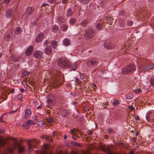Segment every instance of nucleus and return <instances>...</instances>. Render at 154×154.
Segmentation results:
<instances>
[{
	"label": "nucleus",
	"mask_w": 154,
	"mask_h": 154,
	"mask_svg": "<svg viewBox=\"0 0 154 154\" xmlns=\"http://www.w3.org/2000/svg\"><path fill=\"white\" fill-rule=\"evenodd\" d=\"M57 64L60 67L66 69L69 67L71 66V63L68 60L61 58L58 60Z\"/></svg>",
	"instance_id": "obj_1"
},
{
	"label": "nucleus",
	"mask_w": 154,
	"mask_h": 154,
	"mask_svg": "<svg viewBox=\"0 0 154 154\" xmlns=\"http://www.w3.org/2000/svg\"><path fill=\"white\" fill-rule=\"evenodd\" d=\"M51 151L49 146L45 144L42 146V150L38 151L36 152L37 154H51Z\"/></svg>",
	"instance_id": "obj_2"
},
{
	"label": "nucleus",
	"mask_w": 154,
	"mask_h": 154,
	"mask_svg": "<svg viewBox=\"0 0 154 154\" xmlns=\"http://www.w3.org/2000/svg\"><path fill=\"white\" fill-rule=\"evenodd\" d=\"M94 30L92 29H89L86 30L84 36L87 39H89L94 36Z\"/></svg>",
	"instance_id": "obj_3"
},
{
	"label": "nucleus",
	"mask_w": 154,
	"mask_h": 154,
	"mask_svg": "<svg viewBox=\"0 0 154 154\" xmlns=\"http://www.w3.org/2000/svg\"><path fill=\"white\" fill-rule=\"evenodd\" d=\"M27 143L29 145L28 148L29 150L31 151L32 149V147H34L35 145L38 144L39 141L36 139L28 140H27Z\"/></svg>",
	"instance_id": "obj_4"
},
{
	"label": "nucleus",
	"mask_w": 154,
	"mask_h": 154,
	"mask_svg": "<svg viewBox=\"0 0 154 154\" xmlns=\"http://www.w3.org/2000/svg\"><path fill=\"white\" fill-rule=\"evenodd\" d=\"M136 67L133 64H130L129 66L127 67L124 68L122 71L124 72H131L133 73L135 70Z\"/></svg>",
	"instance_id": "obj_5"
},
{
	"label": "nucleus",
	"mask_w": 154,
	"mask_h": 154,
	"mask_svg": "<svg viewBox=\"0 0 154 154\" xmlns=\"http://www.w3.org/2000/svg\"><path fill=\"white\" fill-rule=\"evenodd\" d=\"M56 103V99L52 95H49L47 97V103L48 105L52 106L54 105Z\"/></svg>",
	"instance_id": "obj_6"
},
{
	"label": "nucleus",
	"mask_w": 154,
	"mask_h": 154,
	"mask_svg": "<svg viewBox=\"0 0 154 154\" xmlns=\"http://www.w3.org/2000/svg\"><path fill=\"white\" fill-rule=\"evenodd\" d=\"M99 62L97 60L95 59H93L88 60L86 62V64L87 66H95Z\"/></svg>",
	"instance_id": "obj_7"
},
{
	"label": "nucleus",
	"mask_w": 154,
	"mask_h": 154,
	"mask_svg": "<svg viewBox=\"0 0 154 154\" xmlns=\"http://www.w3.org/2000/svg\"><path fill=\"white\" fill-rule=\"evenodd\" d=\"M100 149L104 152H107V154H114V153L111 151V148L107 146H102L100 147Z\"/></svg>",
	"instance_id": "obj_8"
},
{
	"label": "nucleus",
	"mask_w": 154,
	"mask_h": 154,
	"mask_svg": "<svg viewBox=\"0 0 154 154\" xmlns=\"http://www.w3.org/2000/svg\"><path fill=\"white\" fill-rule=\"evenodd\" d=\"M12 140H13V142L14 143L15 146L16 147L17 146H18V151L20 153H22L24 150V148L23 147H21L19 143L17 142L16 139L14 138H12Z\"/></svg>",
	"instance_id": "obj_9"
},
{
	"label": "nucleus",
	"mask_w": 154,
	"mask_h": 154,
	"mask_svg": "<svg viewBox=\"0 0 154 154\" xmlns=\"http://www.w3.org/2000/svg\"><path fill=\"white\" fill-rule=\"evenodd\" d=\"M31 115L32 112L29 109H27L25 110L23 118L26 119L29 118L31 116Z\"/></svg>",
	"instance_id": "obj_10"
},
{
	"label": "nucleus",
	"mask_w": 154,
	"mask_h": 154,
	"mask_svg": "<svg viewBox=\"0 0 154 154\" xmlns=\"http://www.w3.org/2000/svg\"><path fill=\"white\" fill-rule=\"evenodd\" d=\"M14 12L11 9L7 10L6 12V17L8 18H11L14 15Z\"/></svg>",
	"instance_id": "obj_11"
},
{
	"label": "nucleus",
	"mask_w": 154,
	"mask_h": 154,
	"mask_svg": "<svg viewBox=\"0 0 154 154\" xmlns=\"http://www.w3.org/2000/svg\"><path fill=\"white\" fill-rule=\"evenodd\" d=\"M33 50V48L32 46L30 45L26 49L25 54L26 55L29 56L32 53Z\"/></svg>",
	"instance_id": "obj_12"
},
{
	"label": "nucleus",
	"mask_w": 154,
	"mask_h": 154,
	"mask_svg": "<svg viewBox=\"0 0 154 154\" xmlns=\"http://www.w3.org/2000/svg\"><path fill=\"white\" fill-rule=\"evenodd\" d=\"M44 35L43 33H39L36 36L35 41L37 42H41L43 39Z\"/></svg>",
	"instance_id": "obj_13"
},
{
	"label": "nucleus",
	"mask_w": 154,
	"mask_h": 154,
	"mask_svg": "<svg viewBox=\"0 0 154 154\" xmlns=\"http://www.w3.org/2000/svg\"><path fill=\"white\" fill-rule=\"evenodd\" d=\"M42 55V51L37 50L35 51L34 54L33 56L36 58H41Z\"/></svg>",
	"instance_id": "obj_14"
},
{
	"label": "nucleus",
	"mask_w": 154,
	"mask_h": 154,
	"mask_svg": "<svg viewBox=\"0 0 154 154\" xmlns=\"http://www.w3.org/2000/svg\"><path fill=\"white\" fill-rule=\"evenodd\" d=\"M45 54L47 55H50L52 53V47L51 46H48L45 49Z\"/></svg>",
	"instance_id": "obj_15"
},
{
	"label": "nucleus",
	"mask_w": 154,
	"mask_h": 154,
	"mask_svg": "<svg viewBox=\"0 0 154 154\" xmlns=\"http://www.w3.org/2000/svg\"><path fill=\"white\" fill-rule=\"evenodd\" d=\"M12 33L10 32V33L7 32L5 33L4 38V40L6 41H10V39L12 38Z\"/></svg>",
	"instance_id": "obj_16"
},
{
	"label": "nucleus",
	"mask_w": 154,
	"mask_h": 154,
	"mask_svg": "<svg viewBox=\"0 0 154 154\" xmlns=\"http://www.w3.org/2000/svg\"><path fill=\"white\" fill-rule=\"evenodd\" d=\"M34 10V8L32 6H30L27 8L26 14L29 15H31Z\"/></svg>",
	"instance_id": "obj_17"
},
{
	"label": "nucleus",
	"mask_w": 154,
	"mask_h": 154,
	"mask_svg": "<svg viewBox=\"0 0 154 154\" xmlns=\"http://www.w3.org/2000/svg\"><path fill=\"white\" fill-rule=\"evenodd\" d=\"M63 44L65 46H67L70 45V42L69 39L65 38L63 41Z\"/></svg>",
	"instance_id": "obj_18"
},
{
	"label": "nucleus",
	"mask_w": 154,
	"mask_h": 154,
	"mask_svg": "<svg viewBox=\"0 0 154 154\" xmlns=\"http://www.w3.org/2000/svg\"><path fill=\"white\" fill-rule=\"evenodd\" d=\"M88 23V20L85 19L82 20L80 23V25L82 27H85L87 26Z\"/></svg>",
	"instance_id": "obj_19"
},
{
	"label": "nucleus",
	"mask_w": 154,
	"mask_h": 154,
	"mask_svg": "<svg viewBox=\"0 0 154 154\" xmlns=\"http://www.w3.org/2000/svg\"><path fill=\"white\" fill-rule=\"evenodd\" d=\"M134 97V95L132 93H130L127 95H125V97L127 99L130 100L132 99Z\"/></svg>",
	"instance_id": "obj_20"
},
{
	"label": "nucleus",
	"mask_w": 154,
	"mask_h": 154,
	"mask_svg": "<svg viewBox=\"0 0 154 154\" xmlns=\"http://www.w3.org/2000/svg\"><path fill=\"white\" fill-rule=\"evenodd\" d=\"M60 28L63 31L65 32L67 30L68 27L67 25L63 24L61 25Z\"/></svg>",
	"instance_id": "obj_21"
},
{
	"label": "nucleus",
	"mask_w": 154,
	"mask_h": 154,
	"mask_svg": "<svg viewBox=\"0 0 154 154\" xmlns=\"http://www.w3.org/2000/svg\"><path fill=\"white\" fill-rule=\"evenodd\" d=\"M57 20L59 23H63L65 20L62 16H59L57 18Z\"/></svg>",
	"instance_id": "obj_22"
},
{
	"label": "nucleus",
	"mask_w": 154,
	"mask_h": 154,
	"mask_svg": "<svg viewBox=\"0 0 154 154\" xmlns=\"http://www.w3.org/2000/svg\"><path fill=\"white\" fill-rule=\"evenodd\" d=\"M104 47L107 49H111L113 48V47L111 46L110 43H104L103 44Z\"/></svg>",
	"instance_id": "obj_23"
},
{
	"label": "nucleus",
	"mask_w": 154,
	"mask_h": 154,
	"mask_svg": "<svg viewBox=\"0 0 154 154\" xmlns=\"http://www.w3.org/2000/svg\"><path fill=\"white\" fill-rule=\"evenodd\" d=\"M68 110L66 109H64L61 112V116L63 117H66L68 114Z\"/></svg>",
	"instance_id": "obj_24"
},
{
	"label": "nucleus",
	"mask_w": 154,
	"mask_h": 154,
	"mask_svg": "<svg viewBox=\"0 0 154 154\" xmlns=\"http://www.w3.org/2000/svg\"><path fill=\"white\" fill-rule=\"evenodd\" d=\"M57 43L58 42L55 40H54L52 42L51 45L53 48L55 49L56 48L57 46Z\"/></svg>",
	"instance_id": "obj_25"
},
{
	"label": "nucleus",
	"mask_w": 154,
	"mask_h": 154,
	"mask_svg": "<svg viewBox=\"0 0 154 154\" xmlns=\"http://www.w3.org/2000/svg\"><path fill=\"white\" fill-rule=\"evenodd\" d=\"M21 32V28L20 27H16L15 29V33L16 34H19Z\"/></svg>",
	"instance_id": "obj_26"
},
{
	"label": "nucleus",
	"mask_w": 154,
	"mask_h": 154,
	"mask_svg": "<svg viewBox=\"0 0 154 154\" xmlns=\"http://www.w3.org/2000/svg\"><path fill=\"white\" fill-rule=\"evenodd\" d=\"M59 29L58 26L55 25H54L52 27V31L55 33Z\"/></svg>",
	"instance_id": "obj_27"
},
{
	"label": "nucleus",
	"mask_w": 154,
	"mask_h": 154,
	"mask_svg": "<svg viewBox=\"0 0 154 154\" xmlns=\"http://www.w3.org/2000/svg\"><path fill=\"white\" fill-rule=\"evenodd\" d=\"M76 22V19L74 18H72L69 20V23L71 25H74Z\"/></svg>",
	"instance_id": "obj_28"
},
{
	"label": "nucleus",
	"mask_w": 154,
	"mask_h": 154,
	"mask_svg": "<svg viewBox=\"0 0 154 154\" xmlns=\"http://www.w3.org/2000/svg\"><path fill=\"white\" fill-rule=\"evenodd\" d=\"M77 63H75L73 64L72 66L71 67V71L73 70L75 71L77 69Z\"/></svg>",
	"instance_id": "obj_29"
},
{
	"label": "nucleus",
	"mask_w": 154,
	"mask_h": 154,
	"mask_svg": "<svg viewBox=\"0 0 154 154\" xmlns=\"http://www.w3.org/2000/svg\"><path fill=\"white\" fill-rule=\"evenodd\" d=\"M80 3L83 4H87L89 1V0H78Z\"/></svg>",
	"instance_id": "obj_30"
},
{
	"label": "nucleus",
	"mask_w": 154,
	"mask_h": 154,
	"mask_svg": "<svg viewBox=\"0 0 154 154\" xmlns=\"http://www.w3.org/2000/svg\"><path fill=\"white\" fill-rule=\"evenodd\" d=\"M5 143V140L3 138H2L0 137V145L3 146Z\"/></svg>",
	"instance_id": "obj_31"
},
{
	"label": "nucleus",
	"mask_w": 154,
	"mask_h": 154,
	"mask_svg": "<svg viewBox=\"0 0 154 154\" xmlns=\"http://www.w3.org/2000/svg\"><path fill=\"white\" fill-rule=\"evenodd\" d=\"M72 14V10L70 8H69L67 11V16L69 17L71 16Z\"/></svg>",
	"instance_id": "obj_32"
},
{
	"label": "nucleus",
	"mask_w": 154,
	"mask_h": 154,
	"mask_svg": "<svg viewBox=\"0 0 154 154\" xmlns=\"http://www.w3.org/2000/svg\"><path fill=\"white\" fill-rule=\"evenodd\" d=\"M96 29L99 30H101L102 28L101 24L100 23L97 24L96 25Z\"/></svg>",
	"instance_id": "obj_33"
},
{
	"label": "nucleus",
	"mask_w": 154,
	"mask_h": 154,
	"mask_svg": "<svg viewBox=\"0 0 154 154\" xmlns=\"http://www.w3.org/2000/svg\"><path fill=\"white\" fill-rule=\"evenodd\" d=\"M77 131L74 128L70 130V133L71 134H74L75 135L77 134Z\"/></svg>",
	"instance_id": "obj_34"
},
{
	"label": "nucleus",
	"mask_w": 154,
	"mask_h": 154,
	"mask_svg": "<svg viewBox=\"0 0 154 154\" xmlns=\"http://www.w3.org/2000/svg\"><path fill=\"white\" fill-rule=\"evenodd\" d=\"M151 114L150 112H148L146 113V119L149 122V120H148V119L151 118Z\"/></svg>",
	"instance_id": "obj_35"
},
{
	"label": "nucleus",
	"mask_w": 154,
	"mask_h": 154,
	"mask_svg": "<svg viewBox=\"0 0 154 154\" xmlns=\"http://www.w3.org/2000/svg\"><path fill=\"white\" fill-rule=\"evenodd\" d=\"M12 60L14 62H17L18 60V57L16 56H13L12 57Z\"/></svg>",
	"instance_id": "obj_36"
},
{
	"label": "nucleus",
	"mask_w": 154,
	"mask_h": 154,
	"mask_svg": "<svg viewBox=\"0 0 154 154\" xmlns=\"http://www.w3.org/2000/svg\"><path fill=\"white\" fill-rule=\"evenodd\" d=\"M134 93H140L142 92V91L140 88H136L133 90Z\"/></svg>",
	"instance_id": "obj_37"
},
{
	"label": "nucleus",
	"mask_w": 154,
	"mask_h": 154,
	"mask_svg": "<svg viewBox=\"0 0 154 154\" xmlns=\"http://www.w3.org/2000/svg\"><path fill=\"white\" fill-rule=\"evenodd\" d=\"M27 124L22 125V126L24 129H28L30 128V127L29 125H27Z\"/></svg>",
	"instance_id": "obj_38"
},
{
	"label": "nucleus",
	"mask_w": 154,
	"mask_h": 154,
	"mask_svg": "<svg viewBox=\"0 0 154 154\" xmlns=\"http://www.w3.org/2000/svg\"><path fill=\"white\" fill-rule=\"evenodd\" d=\"M18 98L19 100H20L21 101L22 100V95L21 94H20L18 95V96L17 97H14V98L16 99V98Z\"/></svg>",
	"instance_id": "obj_39"
},
{
	"label": "nucleus",
	"mask_w": 154,
	"mask_h": 154,
	"mask_svg": "<svg viewBox=\"0 0 154 154\" xmlns=\"http://www.w3.org/2000/svg\"><path fill=\"white\" fill-rule=\"evenodd\" d=\"M119 102L118 100H115L113 103V105L114 106H117L119 104Z\"/></svg>",
	"instance_id": "obj_40"
},
{
	"label": "nucleus",
	"mask_w": 154,
	"mask_h": 154,
	"mask_svg": "<svg viewBox=\"0 0 154 154\" xmlns=\"http://www.w3.org/2000/svg\"><path fill=\"white\" fill-rule=\"evenodd\" d=\"M154 68V64L153 63L149 64L148 68V69H150Z\"/></svg>",
	"instance_id": "obj_41"
},
{
	"label": "nucleus",
	"mask_w": 154,
	"mask_h": 154,
	"mask_svg": "<svg viewBox=\"0 0 154 154\" xmlns=\"http://www.w3.org/2000/svg\"><path fill=\"white\" fill-rule=\"evenodd\" d=\"M44 122L42 120H41L39 121L38 125L39 126H43L44 125Z\"/></svg>",
	"instance_id": "obj_42"
},
{
	"label": "nucleus",
	"mask_w": 154,
	"mask_h": 154,
	"mask_svg": "<svg viewBox=\"0 0 154 154\" xmlns=\"http://www.w3.org/2000/svg\"><path fill=\"white\" fill-rule=\"evenodd\" d=\"M33 122L32 120H29L26 123V124L31 125L33 124Z\"/></svg>",
	"instance_id": "obj_43"
},
{
	"label": "nucleus",
	"mask_w": 154,
	"mask_h": 154,
	"mask_svg": "<svg viewBox=\"0 0 154 154\" xmlns=\"http://www.w3.org/2000/svg\"><path fill=\"white\" fill-rule=\"evenodd\" d=\"M29 72L26 71H24L23 73V77H25L27 75Z\"/></svg>",
	"instance_id": "obj_44"
},
{
	"label": "nucleus",
	"mask_w": 154,
	"mask_h": 154,
	"mask_svg": "<svg viewBox=\"0 0 154 154\" xmlns=\"http://www.w3.org/2000/svg\"><path fill=\"white\" fill-rule=\"evenodd\" d=\"M133 24V22L131 20H129L127 22V24L128 26H131Z\"/></svg>",
	"instance_id": "obj_45"
},
{
	"label": "nucleus",
	"mask_w": 154,
	"mask_h": 154,
	"mask_svg": "<svg viewBox=\"0 0 154 154\" xmlns=\"http://www.w3.org/2000/svg\"><path fill=\"white\" fill-rule=\"evenodd\" d=\"M47 121L49 124H51L53 122V120L52 119L50 118L49 119H48Z\"/></svg>",
	"instance_id": "obj_46"
},
{
	"label": "nucleus",
	"mask_w": 154,
	"mask_h": 154,
	"mask_svg": "<svg viewBox=\"0 0 154 154\" xmlns=\"http://www.w3.org/2000/svg\"><path fill=\"white\" fill-rule=\"evenodd\" d=\"M79 78L81 79H84L85 78L84 74L83 73L82 74H80Z\"/></svg>",
	"instance_id": "obj_47"
},
{
	"label": "nucleus",
	"mask_w": 154,
	"mask_h": 154,
	"mask_svg": "<svg viewBox=\"0 0 154 154\" xmlns=\"http://www.w3.org/2000/svg\"><path fill=\"white\" fill-rule=\"evenodd\" d=\"M48 2L54 4L56 2V0H48Z\"/></svg>",
	"instance_id": "obj_48"
},
{
	"label": "nucleus",
	"mask_w": 154,
	"mask_h": 154,
	"mask_svg": "<svg viewBox=\"0 0 154 154\" xmlns=\"http://www.w3.org/2000/svg\"><path fill=\"white\" fill-rule=\"evenodd\" d=\"M5 133V131L4 129H0V134H4Z\"/></svg>",
	"instance_id": "obj_49"
},
{
	"label": "nucleus",
	"mask_w": 154,
	"mask_h": 154,
	"mask_svg": "<svg viewBox=\"0 0 154 154\" xmlns=\"http://www.w3.org/2000/svg\"><path fill=\"white\" fill-rule=\"evenodd\" d=\"M129 109L131 111H133L134 109V107L131 106L129 107Z\"/></svg>",
	"instance_id": "obj_50"
},
{
	"label": "nucleus",
	"mask_w": 154,
	"mask_h": 154,
	"mask_svg": "<svg viewBox=\"0 0 154 154\" xmlns=\"http://www.w3.org/2000/svg\"><path fill=\"white\" fill-rule=\"evenodd\" d=\"M48 41L46 40L44 42L43 44L44 46H46L48 44Z\"/></svg>",
	"instance_id": "obj_51"
},
{
	"label": "nucleus",
	"mask_w": 154,
	"mask_h": 154,
	"mask_svg": "<svg viewBox=\"0 0 154 154\" xmlns=\"http://www.w3.org/2000/svg\"><path fill=\"white\" fill-rule=\"evenodd\" d=\"M71 154H77V152L76 151H72L71 152Z\"/></svg>",
	"instance_id": "obj_52"
},
{
	"label": "nucleus",
	"mask_w": 154,
	"mask_h": 154,
	"mask_svg": "<svg viewBox=\"0 0 154 154\" xmlns=\"http://www.w3.org/2000/svg\"><path fill=\"white\" fill-rule=\"evenodd\" d=\"M48 4L46 3H45L43 4L41 6L42 8L43 7H46V6L47 5L48 6Z\"/></svg>",
	"instance_id": "obj_53"
},
{
	"label": "nucleus",
	"mask_w": 154,
	"mask_h": 154,
	"mask_svg": "<svg viewBox=\"0 0 154 154\" xmlns=\"http://www.w3.org/2000/svg\"><path fill=\"white\" fill-rule=\"evenodd\" d=\"M10 0H4V2L5 4H7L9 3Z\"/></svg>",
	"instance_id": "obj_54"
},
{
	"label": "nucleus",
	"mask_w": 154,
	"mask_h": 154,
	"mask_svg": "<svg viewBox=\"0 0 154 154\" xmlns=\"http://www.w3.org/2000/svg\"><path fill=\"white\" fill-rule=\"evenodd\" d=\"M135 119L136 120H139V117L137 115L135 117Z\"/></svg>",
	"instance_id": "obj_55"
},
{
	"label": "nucleus",
	"mask_w": 154,
	"mask_h": 154,
	"mask_svg": "<svg viewBox=\"0 0 154 154\" xmlns=\"http://www.w3.org/2000/svg\"><path fill=\"white\" fill-rule=\"evenodd\" d=\"M17 111V110H14V111H10L9 113L10 114H12V113H15V112H16Z\"/></svg>",
	"instance_id": "obj_56"
},
{
	"label": "nucleus",
	"mask_w": 154,
	"mask_h": 154,
	"mask_svg": "<svg viewBox=\"0 0 154 154\" xmlns=\"http://www.w3.org/2000/svg\"><path fill=\"white\" fill-rule=\"evenodd\" d=\"M68 0H62V2L63 4H65L66 3L67 1Z\"/></svg>",
	"instance_id": "obj_57"
},
{
	"label": "nucleus",
	"mask_w": 154,
	"mask_h": 154,
	"mask_svg": "<svg viewBox=\"0 0 154 154\" xmlns=\"http://www.w3.org/2000/svg\"><path fill=\"white\" fill-rule=\"evenodd\" d=\"M76 135H72V137L74 140H76Z\"/></svg>",
	"instance_id": "obj_58"
},
{
	"label": "nucleus",
	"mask_w": 154,
	"mask_h": 154,
	"mask_svg": "<svg viewBox=\"0 0 154 154\" xmlns=\"http://www.w3.org/2000/svg\"><path fill=\"white\" fill-rule=\"evenodd\" d=\"M13 151V150L12 149H8V151L10 153H12Z\"/></svg>",
	"instance_id": "obj_59"
},
{
	"label": "nucleus",
	"mask_w": 154,
	"mask_h": 154,
	"mask_svg": "<svg viewBox=\"0 0 154 154\" xmlns=\"http://www.w3.org/2000/svg\"><path fill=\"white\" fill-rule=\"evenodd\" d=\"M56 154H62V152L60 150H59L57 152V153Z\"/></svg>",
	"instance_id": "obj_60"
},
{
	"label": "nucleus",
	"mask_w": 154,
	"mask_h": 154,
	"mask_svg": "<svg viewBox=\"0 0 154 154\" xmlns=\"http://www.w3.org/2000/svg\"><path fill=\"white\" fill-rule=\"evenodd\" d=\"M14 91V89L13 88H12L11 90V93H13Z\"/></svg>",
	"instance_id": "obj_61"
},
{
	"label": "nucleus",
	"mask_w": 154,
	"mask_h": 154,
	"mask_svg": "<svg viewBox=\"0 0 154 154\" xmlns=\"http://www.w3.org/2000/svg\"><path fill=\"white\" fill-rule=\"evenodd\" d=\"M3 119V117H2V116H1L0 117V122H4V121L2 120Z\"/></svg>",
	"instance_id": "obj_62"
},
{
	"label": "nucleus",
	"mask_w": 154,
	"mask_h": 154,
	"mask_svg": "<svg viewBox=\"0 0 154 154\" xmlns=\"http://www.w3.org/2000/svg\"><path fill=\"white\" fill-rule=\"evenodd\" d=\"M20 91L22 92H24L25 91V90L23 88H21Z\"/></svg>",
	"instance_id": "obj_63"
},
{
	"label": "nucleus",
	"mask_w": 154,
	"mask_h": 154,
	"mask_svg": "<svg viewBox=\"0 0 154 154\" xmlns=\"http://www.w3.org/2000/svg\"><path fill=\"white\" fill-rule=\"evenodd\" d=\"M82 154H88V152L85 151H83L82 152Z\"/></svg>",
	"instance_id": "obj_64"
}]
</instances>
